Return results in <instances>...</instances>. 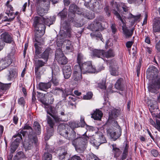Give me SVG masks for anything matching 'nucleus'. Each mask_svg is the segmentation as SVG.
<instances>
[{
	"label": "nucleus",
	"instance_id": "nucleus-1",
	"mask_svg": "<svg viewBox=\"0 0 160 160\" xmlns=\"http://www.w3.org/2000/svg\"><path fill=\"white\" fill-rule=\"evenodd\" d=\"M147 77L149 80L148 88L152 93L157 94L160 88V73L154 66L148 68L147 71Z\"/></svg>",
	"mask_w": 160,
	"mask_h": 160
},
{
	"label": "nucleus",
	"instance_id": "nucleus-2",
	"mask_svg": "<svg viewBox=\"0 0 160 160\" xmlns=\"http://www.w3.org/2000/svg\"><path fill=\"white\" fill-rule=\"evenodd\" d=\"M76 137V132L71 128L70 132L68 134V137L65 138L70 140L74 139L72 141V143L74 146L76 151L79 153L82 152L86 148V146L89 137L86 135V133L81 137L74 139Z\"/></svg>",
	"mask_w": 160,
	"mask_h": 160
},
{
	"label": "nucleus",
	"instance_id": "nucleus-3",
	"mask_svg": "<svg viewBox=\"0 0 160 160\" xmlns=\"http://www.w3.org/2000/svg\"><path fill=\"white\" fill-rule=\"evenodd\" d=\"M43 17L36 16L34 19L33 25L35 28V39L38 43L40 42V38L44 34L45 27Z\"/></svg>",
	"mask_w": 160,
	"mask_h": 160
},
{
	"label": "nucleus",
	"instance_id": "nucleus-4",
	"mask_svg": "<svg viewBox=\"0 0 160 160\" xmlns=\"http://www.w3.org/2000/svg\"><path fill=\"white\" fill-rule=\"evenodd\" d=\"M112 125L115 127L117 129H115L113 131L111 128L107 129V132L108 135H109L111 138L113 140L115 141L119 138L121 135L122 130L120 126L118 124L117 122L116 121H113L112 122Z\"/></svg>",
	"mask_w": 160,
	"mask_h": 160
},
{
	"label": "nucleus",
	"instance_id": "nucleus-5",
	"mask_svg": "<svg viewBox=\"0 0 160 160\" xmlns=\"http://www.w3.org/2000/svg\"><path fill=\"white\" fill-rule=\"evenodd\" d=\"M81 68L82 72L83 73L86 72L97 73L103 70L104 68L102 65H100L96 68H93L90 62L82 63L81 65Z\"/></svg>",
	"mask_w": 160,
	"mask_h": 160
},
{
	"label": "nucleus",
	"instance_id": "nucleus-6",
	"mask_svg": "<svg viewBox=\"0 0 160 160\" xmlns=\"http://www.w3.org/2000/svg\"><path fill=\"white\" fill-rule=\"evenodd\" d=\"M66 38H64L63 39H60L58 41V38H57V45L58 47H61V50L66 51L72 52L74 50L72 43L71 41L68 40H67Z\"/></svg>",
	"mask_w": 160,
	"mask_h": 160
},
{
	"label": "nucleus",
	"instance_id": "nucleus-7",
	"mask_svg": "<svg viewBox=\"0 0 160 160\" xmlns=\"http://www.w3.org/2000/svg\"><path fill=\"white\" fill-rule=\"evenodd\" d=\"M61 27L65 31L61 30L58 36V41L64 38L70 37L71 36V29L69 24L64 22L61 24Z\"/></svg>",
	"mask_w": 160,
	"mask_h": 160
},
{
	"label": "nucleus",
	"instance_id": "nucleus-8",
	"mask_svg": "<svg viewBox=\"0 0 160 160\" xmlns=\"http://www.w3.org/2000/svg\"><path fill=\"white\" fill-rule=\"evenodd\" d=\"M13 137L17 138L12 142L11 145V149L8 158V160H12L13 156L12 153L15 152L18 146L20 141L22 139V135L18 133L16 136H14Z\"/></svg>",
	"mask_w": 160,
	"mask_h": 160
},
{
	"label": "nucleus",
	"instance_id": "nucleus-9",
	"mask_svg": "<svg viewBox=\"0 0 160 160\" xmlns=\"http://www.w3.org/2000/svg\"><path fill=\"white\" fill-rule=\"evenodd\" d=\"M55 59L58 63L61 65H64L67 62V59L64 56L61 49H58L55 54Z\"/></svg>",
	"mask_w": 160,
	"mask_h": 160
},
{
	"label": "nucleus",
	"instance_id": "nucleus-10",
	"mask_svg": "<svg viewBox=\"0 0 160 160\" xmlns=\"http://www.w3.org/2000/svg\"><path fill=\"white\" fill-rule=\"evenodd\" d=\"M109 72L112 76H118L119 74V67L117 62L114 60H112L109 62Z\"/></svg>",
	"mask_w": 160,
	"mask_h": 160
},
{
	"label": "nucleus",
	"instance_id": "nucleus-11",
	"mask_svg": "<svg viewBox=\"0 0 160 160\" xmlns=\"http://www.w3.org/2000/svg\"><path fill=\"white\" fill-rule=\"evenodd\" d=\"M71 128L67 124H60L58 127V131L59 134L64 137H68V134L70 132Z\"/></svg>",
	"mask_w": 160,
	"mask_h": 160
},
{
	"label": "nucleus",
	"instance_id": "nucleus-12",
	"mask_svg": "<svg viewBox=\"0 0 160 160\" xmlns=\"http://www.w3.org/2000/svg\"><path fill=\"white\" fill-rule=\"evenodd\" d=\"M95 136L96 138L95 140L94 143L96 145L99 146L100 144L105 143L106 142V140L105 137L101 132H98Z\"/></svg>",
	"mask_w": 160,
	"mask_h": 160
},
{
	"label": "nucleus",
	"instance_id": "nucleus-13",
	"mask_svg": "<svg viewBox=\"0 0 160 160\" xmlns=\"http://www.w3.org/2000/svg\"><path fill=\"white\" fill-rule=\"evenodd\" d=\"M47 121L48 124L50 127V128L47 130V136L50 137L52 135L54 132L53 126L55 123L52 119L49 116H47Z\"/></svg>",
	"mask_w": 160,
	"mask_h": 160
},
{
	"label": "nucleus",
	"instance_id": "nucleus-14",
	"mask_svg": "<svg viewBox=\"0 0 160 160\" xmlns=\"http://www.w3.org/2000/svg\"><path fill=\"white\" fill-rule=\"evenodd\" d=\"M35 62L36 63L35 68V73L37 75V77H40V68L44 65L46 62L45 61L43 62L40 60H36Z\"/></svg>",
	"mask_w": 160,
	"mask_h": 160
},
{
	"label": "nucleus",
	"instance_id": "nucleus-15",
	"mask_svg": "<svg viewBox=\"0 0 160 160\" xmlns=\"http://www.w3.org/2000/svg\"><path fill=\"white\" fill-rule=\"evenodd\" d=\"M101 23L98 22L94 21L88 26V28L92 31H97L102 27Z\"/></svg>",
	"mask_w": 160,
	"mask_h": 160
},
{
	"label": "nucleus",
	"instance_id": "nucleus-16",
	"mask_svg": "<svg viewBox=\"0 0 160 160\" xmlns=\"http://www.w3.org/2000/svg\"><path fill=\"white\" fill-rule=\"evenodd\" d=\"M1 40L7 43H11L13 41L12 38L8 32H5L1 35Z\"/></svg>",
	"mask_w": 160,
	"mask_h": 160
},
{
	"label": "nucleus",
	"instance_id": "nucleus-17",
	"mask_svg": "<svg viewBox=\"0 0 160 160\" xmlns=\"http://www.w3.org/2000/svg\"><path fill=\"white\" fill-rule=\"evenodd\" d=\"M63 73L65 79L69 78L72 74V70L70 67L69 66H66L63 67Z\"/></svg>",
	"mask_w": 160,
	"mask_h": 160
},
{
	"label": "nucleus",
	"instance_id": "nucleus-18",
	"mask_svg": "<svg viewBox=\"0 0 160 160\" xmlns=\"http://www.w3.org/2000/svg\"><path fill=\"white\" fill-rule=\"evenodd\" d=\"M7 76V79L8 80L10 81L17 77V73L13 68H11L8 70Z\"/></svg>",
	"mask_w": 160,
	"mask_h": 160
},
{
	"label": "nucleus",
	"instance_id": "nucleus-19",
	"mask_svg": "<svg viewBox=\"0 0 160 160\" xmlns=\"http://www.w3.org/2000/svg\"><path fill=\"white\" fill-rule=\"evenodd\" d=\"M112 152L114 157L115 158L118 157L121 154L122 151L118 147L116 144L112 145Z\"/></svg>",
	"mask_w": 160,
	"mask_h": 160
},
{
	"label": "nucleus",
	"instance_id": "nucleus-20",
	"mask_svg": "<svg viewBox=\"0 0 160 160\" xmlns=\"http://www.w3.org/2000/svg\"><path fill=\"white\" fill-rule=\"evenodd\" d=\"M79 8L78 7L74 4H72L70 5L69 8V11L70 12L72 13V18L74 17V14L76 13L78 14H80L78 10Z\"/></svg>",
	"mask_w": 160,
	"mask_h": 160
},
{
	"label": "nucleus",
	"instance_id": "nucleus-21",
	"mask_svg": "<svg viewBox=\"0 0 160 160\" xmlns=\"http://www.w3.org/2000/svg\"><path fill=\"white\" fill-rule=\"evenodd\" d=\"M102 116V112L99 110H96L92 114L91 117L95 120H100Z\"/></svg>",
	"mask_w": 160,
	"mask_h": 160
},
{
	"label": "nucleus",
	"instance_id": "nucleus-22",
	"mask_svg": "<svg viewBox=\"0 0 160 160\" xmlns=\"http://www.w3.org/2000/svg\"><path fill=\"white\" fill-rule=\"evenodd\" d=\"M51 83L49 82L46 83L40 82L38 84V88L41 90L46 91L51 87Z\"/></svg>",
	"mask_w": 160,
	"mask_h": 160
},
{
	"label": "nucleus",
	"instance_id": "nucleus-23",
	"mask_svg": "<svg viewBox=\"0 0 160 160\" xmlns=\"http://www.w3.org/2000/svg\"><path fill=\"white\" fill-rule=\"evenodd\" d=\"M153 31L154 32H158L160 31V19L155 20L153 23Z\"/></svg>",
	"mask_w": 160,
	"mask_h": 160
},
{
	"label": "nucleus",
	"instance_id": "nucleus-24",
	"mask_svg": "<svg viewBox=\"0 0 160 160\" xmlns=\"http://www.w3.org/2000/svg\"><path fill=\"white\" fill-rule=\"evenodd\" d=\"M120 113V110L119 109H113L109 113V119H115L118 117V115Z\"/></svg>",
	"mask_w": 160,
	"mask_h": 160
},
{
	"label": "nucleus",
	"instance_id": "nucleus-25",
	"mask_svg": "<svg viewBox=\"0 0 160 160\" xmlns=\"http://www.w3.org/2000/svg\"><path fill=\"white\" fill-rule=\"evenodd\" d=\"M122 28L123 32L125 35L126 38H129L132 36L133 32V29L129 30L128 29L127 27H124L123 26H122Z\"/></svg>",
	"mask_w": 160,
	"mask_h": 160
},
{
	"label": "nucleus",
	"instance_id": "nucleus-26",
	"mask_svg": "<svg viewBox=\"0 0 160 160\" xmlns=\"http://www.w3.org/2000/svg\"><path fill=\"white\" fill-rule=\"evenodd\" d=\"M3 65V67L5 68L8 67L12 63V60L11 58H9V57H6L3 59H1Z\"/></svg>",
	"mask_w": 160,
	"mask_h": 160
},
{
	"label": "nucleus",
	"instance_id": "nucleus-27",
	"mask_svg": "<svg viewBox=\"0 0 160 160\" xmlns=\"http://www.w3.org/2000/svg\"><path fill=\"white\" fill-rule=\"evenodd\" d=\"M52 52V50L50 48L46 49L44 52L41 54V58L44 59L45 62H47L48 58L49 55L51 54Z\"/></svg>",
	"mask_w": 160,
	"mask_h": 160
},
{
	"label": "nucleus",
	"instance_id": "nucleus-28",
	"mask_svg": "<svg viewBox=\"0 0 160 160\" xmlns=\"http://www.w3.org/2000/svg\"><path fill=\"white\" fill-rule=\"evenodd\" d=\"M123 79L122 78H120L117 81L115 85V87L117 89L120 90L121 91L124 90V85L122 84Z\"/></svg>",
	"mask_w": 160,
	"mask_h": 160
},
{
	"label": "nucleus",
	"instance_id": "nucleus-29",
	"mask_svg": "<svg viewBox=\"0 0 160 160\" xmlns=\"http://www.w3.org/2000/svg\"><path fill=\"white\" fill-rule=\"evenodd\" d=\"M57 90L60 92H62V95L65 98H66V97H68V98L70 99H71L73 101H75L76 99L74 98V96L72 95H70V93L67 92L66 91H65V92H64L61 89L59 88H57Z\"/></svg>",
	"mask_w": 160,
	"mask_h": 160
},
{
	"label": "nucleus",
	"instance_id": "nucleus-30",
	"mask_svg": "<svg viewBox=\"0 0 160 160\" xmlns=\"http://www.w3.org/2000/svg\"><path fill=\"white\" fill-rule=\"evenodd\" d=\"M89 7L93 11L96 10L99 5V2L97 0H91L89 2Z\"/></svg>",
	"mask_w": 160,
	"mask_h": 160
},
{
	"label": "nucleus",
	"instance_id": "nucleus-31",
	"mask_svg": "<svg viewBox=\"0 0 160 160\" xmlns=\"http://www.w3.org/2000/svg\"><path fill=\"white\" fill-rule=\"evenodd\" d=\"M33 127L36 134L39 135L40 134L41 132V126L38 122L35 121L34 122Z\"/></svg>",
	"mask_w": 160,
	"mask_h": 160
},
{
	"label": "nucleus",
	"instance_id": "nucleus-32",
	"mask_svg": "<svg viewBox=\"0 0 160 160\" xmlns=\"http://www.w3.org/2000/svg\"><path fill=\"white\" fill-rule=\"evenodd\" d=\"M104 51L101 50L95 49L92 51V55L93 56L100 58L101 56H103Z\"/></svg>",
	"mask_w": 160,
	"mask_h": 160
},
{
	"label": "nucleus",
	"instance_id": "nucleus-33",
	"mask_svg": "<svg viewBox=\"0 0 160 160\" xmlns=\"http://www.w3.org/2000/svg\"><path fill=\"white\" fill-rule=\"evenodd\" d=\"M28 141H30L31 139L30 138H31L32 139V140L31 141L32 143H33V144L35 146H36L38 144V139L36 135L33 134V133H29L28 135Z\"/></svg>",
	"mask_w": 160,
	"mask_h": 160
},
{
	"label": "nucleus",
	"instance_id": "nucleus-34",
	"mask_svg": "<svg viewBox=\"0 0 160 160\" xmlns=\"http://www.w3.org/2000/svg\"><path fill=\"white\" fill-rule=\"evenodd\" d=\"M49 2H48L47 5V8H46V9H44L43 8H41L38 10V14L41 16V17H42L43 16L45 13H47V12L48 11L49 9Z\"/></svg>",
	"mask_w": 160,
	"mask_h": 160
},
{
	"label": "nucleus",
	"instance_id": "nucleus-35",
	"mask_svg": "<svg viewBox=\"0 0 160 160\" xmlns=\"http://www.w3.org/2000/svg\"><path fill=\"white\" fill-rule=\"evenodd\" d=\"M82 72L73 73V79L75 81H80L82 79Z\"/></svg>",
	"mask_w": 160,
	"mask_h": 160
},
{
	"label": "nucleus",
	"instance_id": "nucleus-36",
	"mask_svg": "<svg viewBox=\"0 0 160 160\" xmlns=\"http://www.w3.org/2000/svg\"><path fill=\"white\" fill-rule=\"evenodd\" d=\"M44 96L40 98V101L42 103L45 105V108H48L50 110H51V107L47 104V99L46 98V95L44 94Z\"/></svg>",
	"mask_w": 160,
	"mask_h": 160
},
{
	"label": "nucleus",
	"instance_id": "nucleus-37",
	"mask_svg": "<svg viewBox=\"0 0 160 160\" xmlns=\"http://www.w3.org/2000/svg\"><path fill=\"white\" fill-rule=\"evenodd\" d=\"M25 155L22 152H18L13 158V160H20V159L23 158Z\"/></svg>",
	"mask_w": 160,
	"mask_h": 160
},
{
	"label": "nucleus",
	"instance_id": "nucleus-38",
	"mask_svg": "<svg viewBox=\"0 0 160 160\" xmlns=\"http://www.w3.org/2000/svg\"><path fill=\"white\" fill-rule=\"evenodd\" d=\"M103 54V57L108 58L113 57L114 56L113 52L111 49L106 52L104 51V54Z\"/></svg>",
	"mask_w": 160,
	"mask_h": 160
},
{
	"label": "nucleus",
	"instance_id": "nucleus-39",
	"mask_svg": "<svg viewBox=\"0 0 160 160\" xmlns=\"http://www.w3.org/2000/svg\"><path fill=\"white\" fill-rule=\"evenodd\" d=\"M30 141H28L26 143L24 144V146L25 148L27 149H30L32 148L33 147L34 144H33V143H32V141H31L32 139L30 138Z\"/></svg>",
	"mask_w": 160,
	"mask_h": 160
},
{
	"label": "nucleus",
	"instance_id": "nucleus-40",
	"mask_svg": "<svg viewBox=\"0 0 160 160\" xmlns=\"http://www.w3.org/2000/svg\"><path fill=\"white\" fill-rule=\"evenodd\" d=\"M87 160H100L92 153H90L87 156Z\"/></svg>",
	"mask_w": 160,
	"mask_h": 160
},
{
	"label": "nucleus",
	"instance_id": "nucleus-41",
	"mask_svg": "<svg viewBox=\"0 0 160 160\" xmlns=\"http://www.w3.org/2000/svg\"><path fill=\"white\" fill-rule=\"evenodd\" d=\"M47 99V104H51L53 102L54 99L52 97V95L51 94H48L46 96Z\"/></svg>",
	"mask_w": 160,
	"mask_h": 160
},
{
	"label": "nucleus",
	"instance_id": "nucleus-42",
	"mask_svg": "<svg viewBox=\"0 0 160 160\" xmlns=\"http://www.w3.org/2000/svg\"><path fill=\"white\" fill-rule=\"evenodd\" d=\"M52 156L48 152H44L42 157V160H52Z\"/></svg>",
	"mask_w": 160,
	"mask_h": 160
},
{
	"label": "nucleus",
	"instance_id": "nucleus-43",
	"mask_svg": "<svg viewBox=\"0 0 160 160\" xmlns=\"http://www.w3.org/2000/svg\"><path fill=\"white\" fill-rule=\"evenodd\" d=\"M11 83L4 84L0 82V88L2 90H7L11 87Z\"/></svg>",
	"mask_w": 160,
	"mask_h": 160
},
{
	"label": "nucleus",
	"instance_id": "nucleus-44",
	"mask_svg": "<svg viewBox=\"0 0 160 160\" xmlns=\"http://www.w3.org/2000/svg\"><path fill=\"white\" fill-rule=\"evenodd\" d=\"M67 154V151H66L64 149H62L61 153L58 156V158L60 160H63L64 159L65 156Z\"/></svg>",
	"mask_w": 160,
	"mask_h": 160
},
{
	"label": "nucleus",
	"instance_id": "nucleus-45",
	"mask_svg": "<svg viewBox=\"0 0 160 160\" xmlns=\"http://www.w3.org/2000/svg\"><path fill=\"white\" fill-rule=\"evenodd\" d=\"M67 14V11L64 8L62 11L58 13V17H60L61 19H62L66 17Z\"/></svg>",
	"mask_w": 160,
	"mask_h": 160
},
{
	"label": "nucleus",
	"instance_id": "nucleus-46",
	"mask_svg": "<svg viewBox=\"0 0 160 160\" xmlns=\"http://www.w3.org/2000/svg\"><path fill=\"white\" fill-rule=\"evenodd\" d=\"M90 35L92 38H94L95 37L98 38H100L101 40H102V35L99 32H93L91 33Z\"/></svg>",
	"mask_w": 160,
	"mask_h": 160
},
{
	"label": "nucleus",
	"instance_id": "nucleus-47",
	"mask_svg": "<svg viewBox=\"0 0 160 160\" xmlns=\"http://www.w3.org/2000/svg\"><path fill=\"white\" fill-rule=\"evenodd\" d=\"M83 56L81 53H78L77 56V62L78 64H81L83 62Z\"/></svg>",
	"mask_w": 160,
	"mask_h": 160
},
{
	"label": "nucleus",
	"instance_id": "nucleus-48",
	"mask_svg": "<svg viewBox=\"0 0 160 160\" xmlns=\"http://www.w3.org/2000/svg\"><path fill=\"white\" fill-rule=\"evenodd\" d=\"M8 16L9 18H8L7 19L3 20L4 21L11 22L13 20L15 17V15H14L12 12L8 14Z\"/></svg>",
	"mask_w": 160,
	"mask_h": 160
},
{
	"label": "nucleus",
	"instance_id": "nucleus-49",
	"mask_svg": "<svg viewBox=\"0 0 160 160\" xmlns=\"http://www.w3.org/2000/svg\"><path fill=\"white\" fill-rule=\"evenodd\" d=\"M46 25L50 26L53 24V21L52 18L50 17V19L47 18L45 19L44 18V23Z\"/></svg>",
	"mask_w": 160,
	"mask_h": 160
},
{
	"label": "nucleus",
	"instance_id": "nucleus-50",
	"mask_svg": "<svg viewBox=\"0 0 160 160\" xmlns=\"http://www.w3.org/2000/svg\"><path fill=\"white\" fill-rule=\"evenodd\" d=\"M74 71L73 73L82 72V70H81V64L75 65L74 67Z\"/></svg>",
	"mask_w": 160,
	"mask_h": 160
},
{
	"label": "nucleus",
	"instance_id": "nucleus-51",
	"mask_svg": "<svg viewBox=\"0 0 160 160\" xmlns=\"http://www.w3.org/2000/svg\"><path fill=\"white\" fill-rule=\"evenodd\" d=\"M48 113L51 116L56 122L61 121L62 120V119L60 118L58 116L56 115H52L51 113L49 112L48 111H47Z\"/></svg>",
	"mask_w": 160,
	"mask_h": 160
},
{
	"label": "nucleus",
	"instance_id": "nucleus-52",
	"mask_svg": "<svg viewBox=\"0 0 160 160\" xmlns=\"http://www.w3.org/2000/svg\"><path fill=\"white\" fill-rule=\"evenodd\" d=\"M111 5L112 7L113 10L116 9L117 11H119V5L117 2L112 1L111 2Z\"/></svg>",
	"mask_w": 160,
	"mask_h": 160
},
{
	"label": "nucleus",
	"instance_id": "nucleus-53",
	"mask_svg": "<svg viewBox=\"0 0 160 160\" xmlns=\"http://www.w3.org/2000/svg\"><path fill=\"white\" fill-rule=\"evenodd\" d=\"M118 11H117L116 9L113 10V13L123 23V21L121 17L120 14L118 13Z\"/></svg>",
	"mask_w": 160,
	"mask_h": 160
},
{
	"label": "nucleus",
	"instance_id": "nucleus-54",
	"mask_svg": "<svg viewBox=\"0 0 160 160\" xmlns=\"http://www.w3.org/2000/svg\"><path fill=\"white\" fill-rule=\"evenodd\" d=\"M92 93L91 92H88L86 95L83 97L84 99L88 100L90 99L92 97Z\"/></svg>",
	"mask_w": 160,
	"mask_h": 160
},
{
	"label": "nucleus",
	"instance_id": "nucleus-55",
	"mask_svg": "<svg viewBox=\"0 0 160 160\" xmlns=\"http://www.w3.org/2000/svg\"><path fill=\"white\" fill-rule=\"evenodd\" d=\"M131 16L130 17L131 18L133 19L134 22H135L137 21L140 18L141 16V14H139L137 15H133L131 13L130 14Z\"/></svg>",
	"mask_w": 160,
	"mask_h": 160
},
{
	"label": "nucleus",
	"instance_id": "nucleus-56",
	"mask_svg": "<svg viewBox=\"0 0 160 160\" xmlns=\"http://www.w3.org/2000/svg\"><path fill=\"white\" fill-rule=\"evenodd\" d=\"M34 46L35 48V53L36 54H39L41 52V48L38 46L36 43H35Z\"/></svg>",
	"mask_w": 160,
	"mask_h": 160
},
{
	"label": "nucleus",
	"instance_id": "nucleus-57",
	"mask_svg": "<svg viewBox=\"0 0 160 160\" xmlns=\"http://www.w3.org/2000/svg\"><path fill=\"white\" fill-rule=\"evenodd\" d=\"M156 127L155 128L160 131V116L156 119Z\"/></svg>",
	"mask_w": 160,
	"mask_h": 160
},
{
	"label": "nucleus",
	"instance_id": "nucleus-58",
	"mask_svg": "<svg viewBox=\"0 0 160 160\" xmlns=\"http://www.w3.org/2000/svg\"><path fill=\"white\" fill-rule=\"evenodd\" d=\"M143 1V0H128V2L130 4L135 2L136 4H139L141 3Z\"/></svg>",
	"mask_w": 160,
	"mask_h": 160
},
{
	"label": "nucleus",
	"instance_id": "nucleus-59",
	"mask_svg": "<svg viewBox=\"0 0 160 160\" xmlns=\"http://www.w3.org/2000/svg\"><path fill=\"white\" fill-rule=\"evenodd\" d=\"M141 63L140 62V61H139V63L138 65V66H137V69H136V71L137 72V76L138 77H139L140 73V69L141 67Z\"/></svg>",
	"mask_w": 160,
	"mask_h": 160
},
{
	"label": "nucleus",
	"instance_id": "nucleus-60",
	"mask_svg": "<svg viewBox=\"0 0 160 160\" xmlns=\"http://www.w3.org/2000/svg\"><path fill=\"white\" fill-rule=\"evenodd\" d=\"M24 129H27L29 130V133H33V132L32 128L30 126L28 125H25L23 127Z\"/></svg>",
	"mask_w": 160,
	"mask_h": 160
},
{
	"label": "nucleus",
	"instance_id": "nucleus-61",
	"mask_svg": "<svg viewBox=\"0 0 160 160\" xmlns=\"http://www.w3.org/2000/svg\"><path fill=\"white\" fill-rule=\"evenodd\" d=\"M111 27L112 32L113 34H115L117 31L116 25L114 23L112 24Z\"/></svg>",
	"mask_w": 160,
	"mask_h": 160
},
{
	"label": "nucleus",
	"instance_id": "nucleus-62",
	"mask_svg": "<svg viewBox=\"0 0 160 160\" xmlns=\"http://www.w3.org/2000/svg\"><path fill=\"white\" fill-rule=\"evenodd\" d=\"M68 160H82L81 158L77 155H74L72 157Z\"/></svg>",
	"mask_w": 160,
	"mask_h": 160
},
{
	"label": "nucleus",
	"instance_id": "nucleus-63",
	"mask_svg": "<svg viewBox=\"0 0 160 160\" xmlns=\"http://www.w3.org/2000/svg\"><path fill=\"white\" fill-rule=\"evenodd\" d=\"M15 52V50L14 49H12L11 52L8 54L7 57H9V58H13V57L14 55Z\"/></svg>",
	"mask_w": 160,
	"mask_h": 160
},
{
	"label": "nucleus",
	"instance_id": "nucleus-64",
	"mask_svg": "<svg viewBox=\"0 0 160 160\" xmlns=\"http://www.w3.org/2000/svg\"><path fill=\"white\" fill-rule=\"evenodd\" d=\"M71 125L73 127L78 128L80 127V123H79L78 122H75L72 123Z\"/></svg>",
	"mask_w": 160,
	"mask_h": 160
}]
</instances>
